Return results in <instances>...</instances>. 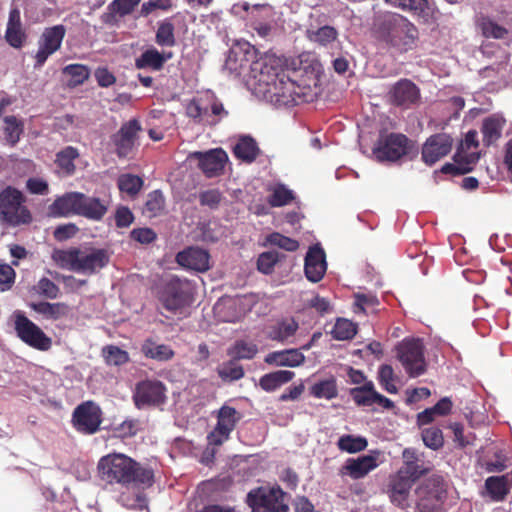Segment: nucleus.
Wrapping results in <instances>:
<instances>
[{"label": "nucleus", "instance_id": "nucleus-1", "mask_svg": "<svg viewBox=\"0 0 512 512\" xmlns=\"http://www.w3.org/2000/svg\"><path fill=\"white\" fill-rule=\"evenodd\" d=\"M255 90L263 98L278 106L291 107L305 102L304 88L285 73L280 60L266 56L251 65Z\"/></svg>", "mask_w": 512, "mask_h": 512}, {"label": "nucleus", "instance_id": "nucleus-2", "mask_svg": "<svg viewBox=\"0 0 512 512\" xmlns=\"http://www.w3.org/2000/svg\"><path fill=\"white\" fill-rule=\"evenodd\" d=\"M97 469L102 481L120 484L123 487H149L154 479L151 468L122 453H111L101 457Z\"/></svg>", "mask_w": 512, "mask_h": 512}, {"label": "nucleus", "instance_id": "nucleus-3", "mask_svg": "<svg viewBox=\"0 0 512 512\" xmlns=\"http://www.w3.org/2000/svg\"><path fill=\"white\" fill-rule=\"evenodd\" d=\"M52 259L62 269L92 275L108 265L110 255L102 248L80 246L54 250Z\"/></svg>", "mask_w": 512, "mask_h": 512}, {"label": "nucleus", "instance_id": "nucleus-4", "mask_svg": "<svg viewBox=\"0 0 512 512\" xmlns=\"http://www.w3.org/2000/svg\"><path fill=\"white\" fill-rule=\"evenodd\" d=\"M379 37L398 52H407L416 45L417 28L407 18L397 13H387L378 23Z\"/></svg>", "mask_w": 512, "mask_h": 512}, {"label": "nucleus", "instance_id": "nucleus-5", "mask_svg": "<svg viewBox=\"0 0 512 512\" xmlns=\"http://www.w3.org/2000/svg\"><path fill=\"white\" fill-rule=\"evenodd\" d=\"M419 512H445L447 485L440 476L426 479L416 489Z\"/></svg>", "mask_w": 512, "mask_h": 512}, {"label": "nucleus", "instance_id": "nucleus-6", "mask_svg": "<svg viewBox=\"0 0 512 512\" xmlns=\"http://www.w3.org/2000/svg\"><path fill=\"white\" fill-rule=\"evenodd\" d=\"M286 494L280 487H260L250 491L247 495V504L252 512H288Z\"/></svg>", "mask_w": 512, "mask_h": 512}, {"label": "nucleus", "instance_id": "nucleus-7", "mask_svg": "<svg viewBox=\"0 0 512 512\" xmlns=\"http://www.w3.org/2000/svg\"><path fill=\"white\" fill-rule=\"evenodd\" d=\"M397 357L410 377H419L425 373L426 361L421 340L404 339L397 346Z\"/></svg>", "mask_w": 512, "mask_h": 512}, {"label": "nucleus", "instance_id": "nucleus-8", "mask_svg": "<svg viewBox=\"0 0 512 512\" xmlns=\"http://www.w3.org/2000/svg\"><path fill=\"white\" fill-rule=\"evenodd\" d=\"M24 198L20 191L7 187L0 193V214L11 225L28 223L31 215L23 205Z\"/></svg>", "mask_w": 512, "mask_h": 512}, {"label": "nucleus", "instance_id": "nucleus-9", "mask_svg": "<svg viewBox=\"0 0 512 512\" xmlns=\"http://www.w3.org/2000/svg\"><path fill=\"white\" fill-rule=\"evenodd\" d=\"M163 307L174 315H182L191 302L189 284L173 277L162 294Z\"/></svg>", "mask_w": 512, "mask_h": 512}, {"label": "nucleus", "instance_id": "nucleus-10", "mask_svg": "<svg viewBox=\"0 0 512 512\" xmlns=\"http://www.w3.org/2000/svg\"><path fill=\"white\" fill-rule=\"evenodd\" d=\"M65 35L66 27L62 24L47 27L42 31L37 41L36 68L42 67L47 59L61 48Z\"/></svg>", "mask_w": 512, "mask_h": 512}, {"label": "nucleus", "instance_id": "nucleus-11", "mask_svg": "<svg viewBox=\"0 0 512 512\" xmlns=\"http://www.w3.org/2000/svg\"><path fill=\"white\" fill-rule=\"evenodd\" d=\"M15 330L18 337L27 345L41 351H47L52 340L31 320L22 314L15 316Z\"/></svg>", "mask_w": 512, "mask_h": 512}, {"label": "nucleus", "instance_id": "nucleus-12", "mask_svg": "<svg viewBox=\"0 0 512 512\" xmlns=\"http://www.w3.org/2000/svg\"><path fill=\"white\" fill-rule=\"evenodd\" d=\"M406 136L402 134H390L381 137L373 148V154L379 162H394L407 153Z\"/></svg>", "mask_w": 512, "mask_h": 512}, {"label": "nucleus", "instance_id": "nucleus-13", "mask_svg": "<svg viewBox=\"0 0 512 512\" xmlns=\"http://www.w3.org/2000/svg\"><path fill=\"white\" fill-rule=\"evenodd\" d=\"M166 388L161 381L145 380L136 385L133 400L139 409L147 406H157L164 403Z\"/></svg>", "mask_w": 512, "mask_h": 512}, {"label": "nucleus", "instance_id": "nucleus-14", "mask_svg": "<svg viewBox=\"0 0 512 512\" xmlns=\"http://www.w3.org/2000/svg\"><path fill=\"white\" fill-rule=\"evenodd\" d=\"M240 419L239 412L228 405L222 406L217 414V425L208 435L209 444L219 446L224 443Z\"/></svg>", "mask_w": 512, "mask_h": 512}, {"label": "nucleus", "instance_id": "nucleus-15", "mask_svg": "<svg viewBox=\"0 0 512 512\" xmlns=\"http://www.w3.org/2000/svg\"><path fill=\"white\" fill-rule=\"evenodd\" d=\"M76 429L86 434L95 433L101 424V409L91 401L79 405L73 413Z\"/></svg>", "mask_w": 512, "mask_h": 512}, {"label": "nucleus", "instance_id": "nucleus-16", "mask_svg": "<svg viewBox=\"0 0 512 512\" xmlns=\"http://www.w3.org/2000/svg\"><path fill=\"white\" fill-rule=\"evenodd\" d=\"M388 96L394 105L410 108L419 102L420 91L412 81L401 79L390 88Z\"/></svg>", "mask_w": 512, "mask_h": 512}, {"label": "nucleus", "instance_id": "nucleus-17", "mask_svg": "<svg viewBox=\"0 0 512 512\" xmlns=\"http://www.w3.org/2000/svg\"><path fill=\"white\" fill-rule=\"evenodd\" d=\"M191 157L198 159L200 169L210 178L221 174L228 160L226 152L220 148L207 152H194Z\"/></svg>", "mask_w": 512, "mask_h": 512}, {"label": "nucleus", "instance_id": "nucleus-18", "mask_svg": "<svg viewBox=\"0 0 512 512\" xmlns=\"http://www.w3.org/2000/svg\"><path fill=\"white\" fill-rule=\"evenodd\" d=\"M177 263L187 270L205 272L210 268L209 253L199 247H188L176 255Z\"/></svg>", "mask_w": 512, "mask_h": 512}, {"label": "nucleus", "instance_id": "nucleus-19", "mask_svg": "<svg viewBox=\"0 0 512 512\" xmlns=\"http://www.w3.org/2000/svg\"><path fill=\"white\" fill-rule=\"evenodd\" d=\"M452 147V140L447 134L431 136L422 149V159L428 165H433L446 156Z\"/></svg>", "mask_w": 512, "mask_h": 512}, {"label": "nucleus", "instance_id": "nucleus-20", "mask_svg": "<svg viewBox=\"0 0 512 512\" xmlns=\"http://www.w3.org/2000/svg\"><path fill=\"white\" fill-rule=\"evenodd\" d=\"M327 270L326 255L318 245L311 247L305 257L304 271L306 278L313 282H319Z\"/></svg>", "mask_w": 512, "mask_h": 512}, {"label": "nucleus", "instance_id": "nucleus-21", "mask_svg": "<svg viewBox=\"0 0 512 512\" xmlns=\"http://www.w3.org/2000/svg\"><path fill=\"white\" fill-rule=\"evenodd\" d=\"M380 453L374 451L368 455L358 457L357 459H349L342 468V474H348L353 479H360L366 476L370 471L379 465Z\"/></svg>", "mask_w": 512, "mask_h": 512}, {"label": "nucleus", "instance_id": "nucleus-22", "mask_svg": "<svg viewBox=\"0 0 512 512\" xmlns=\"http://www.w3.org/2000/svg\"><path fill=\"white\" fill-rule=\"evenodd\" d=\"M5 40L15 49L22 48L27 40V33L21 20V13L17 7H13L9 12Z\"/></svg>", "mask_w": 512, "mask_h": 512}, {"label": "nucleus", "instance_id": "nucleus-23", "mask_svg": "<svg viewBox=\"0 0 512 512\" xmlns=\"http://www.w3.org/2000/svg\"><path fill=\"white\" fill-rule=\"evenodd\" d=\"M141 127L137 120L133 119L125 123L115 136L116 151L119 157H127L133 151L137 133Z\"/></svg>", "mask_w": 512, "mask_h": 512}, {"label": "nucleus", "instance_id": "nucleus-24", "mask_svg": "<svg viewBox=\"0 0 512 512\" xmlns=\"http://www.w3.org/2000/svg\"><path fill=\"white\" fill-rule=\"evenodd\" d=\"M477 146V133L475 131L467 132L454 155L456 163L465 165L462 167L464 171L470 170L469 166L479 159V153L476 151Z\"/></svg>", "mask_w": 512, "mask_h": 512}, {"label": "nucleus", "instance_id": "nucleus-25", "mask_svg": "<svg viewBox=\"0 0 512 512\" xmlns=\"http://www.w3.org/2000/svg\"><path fill=\"white\" fill-rule=\"evenodd\" d=\"M212 99V93L191 100L186 107V114L197 123L205 125H215V120L209 119V103Z\"/></svg>", "mask_w": 512, "mask_h": 512}, {"label": "nucleus", "instance_id": "nucleus-26", "mask_svg": "<svg viewBox=\"0 0 512 512\" xmlns=\"http://www.w3.org/2000/svg\"><path fill=\"white\" fill-rule=\"evenodd\" d=\"M264 361L274 366L298 367L304 363L305 356L298 349H287L268 353Z\"/></svg>", "mask_w": 512, "mask_h": 512}, {"label": "nucleus", "instance_id": "nucleus-27", "mask_svg": "<svg viewBox=\"0 0 512 512\" xmlns=\"http://www.w3.org/2000/svg\"><path fill=\"white\" fill-rule=\"evenodd\" d=\"M83 193L70 192L56 199L51 205L52 214L67 216L70 214L79 215Z\"/></svg>", "mask_w": 512, "mask_h": 512}, {"label": "nucleus", "instance_id": "nucleus-28", "mask_svg": "<svg viewBox=\"0 0 512 512\" xmlns=\"http://www.w3.org/2000/svg\"><path fill=\"white\" fill-rule=\"evenodd\" d=\"M402 456L404 466L398 471L400 477H406L415 480L428 470L424 463L419 460V457L414 449H404Z\"/></svg>", "mask_w": 512, "mask_h": 512}, {"label": "nucleus", "instance_id": "nucleus-29", "mask_svg": "<svg viewBox=\"0 0 512 512\" xmlns=\"http://www.w3.org/2000/svg\"><path fill=\"white\" fill-rule=\"evenodd\" d=\"M172 57L170 52L161 53L155 48L144 51L136 60L135 66L138 69H152L158 71L162 69L166 61Z\"/></svg>", "mask_w": 512, "mask_h": 512}, {"label": "nucleus", "instance_id": "nucleus-30", "mask_svg": "<svg viewBox=\"0 0 512 512\" xmlns=\"http://www.w3.org/2000/svg\"><path fill=\"white\" fill-rule=\"evenodd\" d=\"M108 209V202L96 197L82 195L79 215L92 220H100Z\"/></svg>", "mask_w": 512, "mask_h": 512}, {"label": "nucleus", "instance_id": "nucleus-31", "mask_svg": "<svg viewBox=\"0 0 512 512\" xmlns=\"http://www.w3.org/2000/svg\"><path fill=\"white\" fill-rule=\"evenodd\" d=\"M79 155V151L72 146H67L60 150L55 158L57 173L62 177L73 175L76 169L74 161Z\"/></svg>", "mask_w": 512, "mask_h": 512}, {"label": "nucleus", "instance_id": "nucleus-32", "mask_svg": "<svg viewBox=\"0 0 512 512\" xmlns=\"http://www.w3.org/2000/svg\"><path fill=\"white\" fill-rule=\"evenodd\" d=\"M414 479L400 477L397 474V477L392 482L391 486V501L401 508H406L409 506V493L411 489V485Z\"/></svg>", "mask_w": 512, "mask_h": 512}, {"label": "nucleus", "instance_id": "nucleus-33", "mask_svg": "<svg viewBox=\"0 0 512 512\" xmlns=\"http://www.w3.org/2000/svg\"><path fill=\"white\" fill-rule=\"evenodd\" d=\"M295 373L289 370H278L263 375L259 380L260 387L266 392H272L291 381Z\"/></svg>", "mask_w": 512, "mask_h": 512}, {"label": "nucleus", "instance_id": "nucleus-34", "mask_svg": "<svg viewBox=\"0 0 512 512\" xmlns=\"http://www.w3.org/2000/svg\"><path fill=\"white\" fill-rule=\"evenodd\" d=\"M235 156L242 161L251 163L259 154L256 141L250 136H242L233 147Z\"/></svg>", "mask_w": 512, "mask_h": 512}, {"label": "nucleus", "instance_id": "nucleus-35", "mask_svg": "<svg viewBox=\"0 0 512 512\" xmlns=\"http://www.w3.org/2000/svg\"><path fill=\"white\" fill-rule=\"evenodd\" d=\"M505 125V119L500 115H492L483 121L482 133L486 144L490 145L497 141Z\"/></svg>", "mask_w": 512, "mask_h": 512}, {"label": "nucleus", "instance_id": "nucleus-36", "mask_svg": "<svg viewBox=\"0 0 512 512\" xmlns=\"http://www.w3.org/2000/svg\"><path fill=\"white\" fill-rule=\"evenodd\" d=\"M30 307L38 314H41L47 319L57 320L66 316L69 312V307L62 302L49 303L38 302L30 304Z\"/></svg>", "mask_w": 512, "mask_h": 512}, {"label": "nucleus", "instance_id": "nucleus-37", "mask_svg": "<svg viewBox=\"0 0 512 512\" xmlns=\"http://www.w3.org/2000/svg\"><path fill=\"white\" fill-rule=\"evenodd\" d=\"M141 351L146 357L157 361H168L174 356V351L170 346L157 344L151 339H147L142 344Z\"/></svg>", "mask_w": 512, "mask_h": 512}, {"label": "nucleus", "instance_id": "nucleus-38", "mask_svg": "<svg viewBox=\"0 0 512 512\" xmlns=\"http://www.w3.org/2000/svg\"><path fill=\"white\" fill-rule=\"evenodd\" d=\"M310 394L317 399L331 400L338 394L336 380L333 376L319 380L310 387Z\"/></svg>", "mask_w": 512, "mask_h": 512}, {"label": "nucleus", "instance_id": "nucleus-39", "mask_svg": "<svg viewBox=\"0 0 512 512\" xmlns=\"http://www.w3.org/2000/svg\"><path fill=\"white\" fill-rule=\"evenodd\" d=\"M270 195L268 202L273 207L287 205L294 199V193L286 185L276 183L269 188Z\"/></svg>", "mask_w": 512, "mask_h": 512}, {"label": "nucleus", "instance_id": "nucleus-40", "mask_svg": "<svg viewBox=\"0 0 512 512\" xmlns=\"http://www.w3.org/2000/svg\"><path fill=\"white\" fill-rule=\"evenodd\" d=\"M485 486L495 501L502 500L508 493V477L507 476H492L486 479Z\"/></svg>", "mask_w": 512, "mask_h": 512}, {"label": "nucleus", "instance_id": "nucleus-41", "mask_svg": "<svg viewBox=\"0 0 512 512\" xmlns=\"http://www.w3.org/2000/svg\"><path fill=\"white\" fill-rule=\"evenodd\" d=\"M3 121L5 140L11 146H14L16 143H18L20 136L23 133V122L17 119L15 116H6L4 117Z\"/></svg>", "mask_w": 512, "mask_h": 512}, {"label": "nucleus", "instance_id": "nucleus-42", "mask_svg": "<svg viewBox=\"0 0 512 512\" xmlns=\"http://www.w3.org/2000/svg\"><path fill=\"white\" fill-rule=\"evenodd\" d=\"M217 373L223 381H237L244 376L243 367L236 362L235 359H231L227 362L222 363L217 368Z\"/></svg>", "mask_w": 512, "mask_h": 512}, {"label": "nucleus", "instance_id": "nucleus-43", "mask_svg": "<svg viewBox=\"0 0 512 512\" xmlns=\"http://www.w3.org/2000/svg\"><path fill=\"white\" fill-rule=\"evenodd\" d=\"M258 351L254 343L246 341H237L232 347L228 349V355L235 360H249L252 359Z\"/></svg>", "mask_w": 512, "mask_h": 512}, {"label": "nucleus", "instance_id": "nucleus-44", "mask_svg": "<svg viewBox=\"0 0 512 512\" xmlns=\"http://www.w3.org/2000/svg\"><path fill=\"white\" fill-rule=\"evenodd\" d=\"M298 329V323L294 319H286L278 323L271 331V338L280 342L287 341Z\"/></svg>", "mask_w": 512, "mask_h": 512}, {"label": "nucleus", "instance_id": "nucleus-45", "mask_svg": "<svg viewBox=\"0 0 512 512\" xmlns=\"http://www.w3.org/2000/svg\"><path fill=\"white\" fill-rule=\"evenodd\" d=\"M118 187L121 192L129 196H135L139 193L143 186V180L137 175L122 174L117 181Z\"/></svg>", "mask_w": 512, "mask_h": 512}, {"label": "nucleus", "instance_id": "nucleus-46", "mask_svg": "<svg viewBox=\"0 0 512 512\" xmlns=\"http://www.w3.org/2000/svg\"><path fill=\"white\" fill-rule=\"evenodd\" d=\"M478 25L486 38L503 39L508 34L506 28L487 17H482Z\"/></svg>", "mask_w": 512, "mask_h": 512}, {"label": "nucleus", "instance_id": "nucleus-47", "mask_svg": "<svg viewBox=\"0 0 512 512\" xmlns=\"http://www.w3.org/2000/svg\"><path fill=\"white\" fill-rule=\"evenodd\" d=\"M357 332L356 325L348 319L339 318L331 334L336 340H349L355 336Z\"/></svg>", "mask_w": 512, "mask_h": 512}, {"label": "nucleus", "instance_id": "nucleus-48", "mask_svg": "<svg viewBox=\"0 0 512 512\" xmlns=\"http://www.w3.org/2000/svg\"><path fill=\"white\" fill-rule=\"evenodd\" d=\"M337 37V30L328 25L320 27L315 31H309V39L321 46H328L336 41Z\"/></svg>", "mask_w": 512, "mask_h": 512}, {"label": "nucleus", "instance_id": "nucleus-49", "mask_svg": "<svg viewBox=\"0 0 512 512\" xmlns=\"http://www.w3.org/2000/svg\"><path fill=\"white\" fill-rule=\"evenodd\" d=\"M337 445L342 451H346L348 453H357L364 450L368 443L364 437L344 435L339 438Z\"/></svg>", "mask_w": 512, "mask_h": 512}, {"label": "nucleus", "instance_id": "nucleus-50", "mask_svg": "<svg viewBox=\"0 0 512 512\" xmlns=\"http://www.w3.org/2000/svg\"><path fill=\"white\" fill-rule=\"evenodd\" d=\"M63 73L70 76V85L77 86L86 81L90 75L88 67L82 64H70L63 68Z\"/></svg>", "mask_w": 512, "mask_h": 512}, {"label": "nucleus", "instance_id": "nucleus-51", "mask_svg": "<svg viewBox=\"0 0 512 512\" xmlns=\"http://www.w3.org/2000/svg\"><path fill=\"white\" fill-rule=\"evenodd\" d=\"M378 380L382 388L390 394H396L398 388L395 385V375L392 366L382 365L378 370Z\"/></svg>", "mask_w": 512, "mask_h": 512}, {"label": "nucleus", "instance_id": "nucleus-52", "mask_svg": "<svg viewBox=\"0 0 512 512\" xmlns=\"http://www.w3.org/2000/svg\"><path fill=\"white\" fill-rule=\"evenodd\" d=\"M422 440L425 446L432 450H438L444 444L443 433L438 427H429L423 429Z\"/></svg>", "mask_w": 512, "mask_h": 512}, {"label": "nucleus", "instance_id": "nucleus-53", "mask_svg": "<svg viewBox=\"0 0 512 512\" xmlns=\"http://www.w3.org/2000/svg\"><path fill=\"white\" fill-rule=\"evenodd\" d=\"M105 361L109 365L120 366L129 361V355L125 350L117 346H107L103 349Z\"/></svg>", "mask_w": 512, "mask_h": 512}, {"label": "nucleus", "instance_id": "nucleus-54", "mask_svg": "<svg viewBox=\"0 0 512 512\" xmlns=\"http://www.w3.org/2000/svg\"><path fill=\"white\" fill-rule=\"evenodd\" d=\"M266 242L272 246H277L289 252L296 251L299 247L298 241L277 232L268 235Z\"/></svg>", "mask_w": 512, "mask_h": 512}, {"label": "nucleus", "instance_id": "nucleus-55", "mask_svg": "<svg viewBox=\"0 0 512 512\" xmlns=\"http://www.w3.org/2000/svg\"><path fill=\"white\" fill-rule=\"evenodd\" d=\"M281 257L282 255L276 251H268L260 254L257 260L258 270L263 274H270Z\"/></svg>", "mask_w": 512, "mask_h": 512}, {"label": "nucleus", "instance_id": "nucleus-56", "mask_svg": "<svg viewBox=\"0 0 512 512\" xmlns=\"http://www.w3.org/2000/svg\"><path fill=\"white\" fill-rule=\"evenodd\" d=\"M165 199L161 191L154 190L148 194L145 204L149 216H156L164 209Z\"/></svg>", "mask_w": 512, "mask_h": 512}, {"label": "nucleus", "instance_id": "nucleus-57", "mask_svg": "<svg viewBox=\"0 0 512 512\" xmlns=\"http://www.w3.org/2000/svg\"><path fill=\"white\" fill-rule=\"evenodd\" d=\"M141 2V0H113L108 9L112 14L124 17L133 12L134 8Z\"/></svg>", "mask_w": 512, "mask_h": 512}, {"label": "nucleus", "instance_id": "nucleus-58", "mask_svg": "<svg viewBox=\"0 0 512 512\" xmlns=\"http://www.w3.org/2000/svg\"><path fill=\"white\" fill-rule=\"evenodd\" d=\"M354 312L366 313L368 309L378 305V299L372 294L357 293L355 294Z\"/></svg>", "mask_w": 512, "mask_h": 512}, {"label": "nucleus", "instance_id": "nucleus-59", "mask_svg": "<svg viewBox=\"0 0 512 512\" xmlns=\"http://www.w3.org/2000/svg\"><path fill=\"white\" fill-rule=\"evenodd\" d=\"M173 7V0H149L141 5L140 16L147 17L155 10L169 11Z\"/></svg>", "mask_w": 512, "mask_h": 512}, {"label": "nucleus", "instance_id": "nucleus-60", "mask_svg": "<svg viewBox=\"0 0 512 512\" xmlns=\"http://www.w3.org/2000/svg\"><path fill=\"white\" fill-rule=\"evenodd\" d=\"M387 3L393 7L415 13H422L427 7V0H387Z\"/></svg>", "mask_w": 512, "mask_h": 512}, {"label": "nucleus", "instance_id": "nucleus-61", "mask_svg": "<svg viewBox=\"0 0 512 512\" xmlns=\"http://www.w3.org/2000/svg\"><path fill=\"white\" fill-rule=\"evenodd\" d=\"M35 289L38 294L49 299H56L60 294V288L46 277H43L38 281Z\"/></svg>", "mask_w": 512, "mask_h": 512}, {"label": "nucleus", "instance_id": "nucleus-62", "mask_svg": "<svg viewBox=\"0 0 512 512\" xmlns=\"http://www.w3.org/2000/svg\"><path fill=\"white\" fill-rule=\"evenodd\" d=\"M377 391L369 389L355 388L351 395L355 403L361 406H372L375 404Z\"/></svg>", "mask_w": 512, "mask_h": 512}, {"label": "nucleus", "instance_id": "nucleus-63", "mask_svg": "<svg viewBox=\"0 0 512 512\" xmlns=\"http://www.w3.org/2000/svg\"><path fill=\"white\" fill-rule=\"evenodd\" d=\"M156 42L161 46H173L175 43L174 28L171 23H163L156 33Z\"/></svg>", "mask_w": 512, "mask_h": 512}, {"label": "nucleus", "instance_id": "nucleus-64", "mask_svg": "<svg viewBox=\"0 0 512 512\" xmlns=\"http://www.w3.org/2000/svg\"><path fill=\"white\" fill-rule=\"evenodd\" d=\"M16 273L11 265L0 263V292L8 291L15 282Z\"/></svg>", "mask_w": 512, "mask_h": 512}]
</instances>
